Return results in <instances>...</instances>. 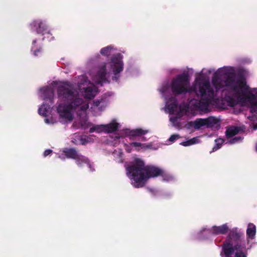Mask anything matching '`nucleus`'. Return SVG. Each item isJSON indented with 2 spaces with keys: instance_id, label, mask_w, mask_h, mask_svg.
Wrapping results in <instances>:
<instances>
[{
  "instance_id": "obj_11",
  "label": "nucleus",
  "mask_w": 257,
  "mask_h": 257,
  "mask_svg": "<svg viewBox=\"0 0 257 257\" xmlns=\"http://www.w3.org/2000/svg\"><path fill=\"white\" fill-rule=\"evenodd\" d=\"M229 230V227L226 224L220 226H213L210 230V232L214 235L225 234Z\"/></svg>"
},
{
  "instance_id": "obj_13",
  "label": "nucleus",
  "mask_w": 257,
  "mask_h": 257,
  "mask_svg": "<svg viewBox=\"0 0 257 257\" xmlns=\"http://www.w3.org/2000/svg\"><path fill=\"white\" fill-rule=\"evenodd\" d=\"M107 74V71L106 69V63H103L101 66H100L99 70L97 73V76L99 78L97 83H100L101 82H105L107 81L106 75Z\"/></svg>"
},
{
  "instance_id": "obj_3",
  "label": "nucleus",
  "mask_w": 257,
  "mask_h": 257,
  "mask_svg": "<svg viewBox=\"0 0 257 257\" xmlns=\"http://www.w3.org/2000/svg\"><path fill=\"white\" fill-rule=\"evenodd\" d=\"M125 167L127 175L135 188L143 187L149 179L160 176L163 177L164 174L161 168L153 165L145 166L144 162L138 158L125 165Z\"/></svg>"
},
{
  "instance_id": "obj_16",
  "label": "nucleus",
  "mask_w": 257,
  "mask_h": 257,
  "mask_svg": "<svg viewBox=\"0 0 257 257\" xmlns=\"http://www.w3.org/2000/svg\"><path fill=\"white\" fill-rule=\"evenodd\" d=\"M63 153L67 158L75 159L79 154L74 148H66L63 150Z\"/></svg>"
},
{
  "instance_id": "obj_5",
  "label": "nucleus",
  "mask_w": 257,
  "mask_h": 257,
  "mask_svg": "<svg viewBox=\"0 0 257 257\" xmlns=\"http://www.w3.org/2000/svg\"><path fill=\"white\" fill-rule=\"evenodd\" d=\"M197 95H200L201 99L196 100L194 106L201 111H207L208 106L212 100L214 92L211 87L209 81H206L198 84V90L195 91Z\"/></svg>"
},
{
  "instance_id": "obj_4",
  "label": "nucleus",
  "mask_w": 257,
  "mask_h": 257,
  "mask_svg": "<svg viewBox=\"0 0 257 257\" xmlns=\"http://www.w3.org/2000/svg\"><path fill=\"white\" fill-rule=\"evenodd\" d=\"M248 249L246 247L244 233L237 228H233L229 231L222 244V250L226 256L235 252V257H247Z\"/></svg>"
},
{
  "instance_id": "obj_10",
  "label": "nucleus",
  "mask_w": 257,
  "mask_h": 257,
  "mask_svg": "<svg viewBox=\"0 0 257 257\" xmlns=\"http://www.w3.org/2000/svg\"><path fill=\"white\" fill-rule=\"evenodd\" d=\"M97 91L94 87L88 86L83 88L82 94L86 99H91L95 97Z\"/></svg>"
},
{
  "instance_id": "obj_33",
  "label": "nucleus",
  "mask_w": 257,
  "mask_h": 257,
  "mask_svg": "<svg viewBox=\"0 0 257 257\" xmlns=\"http://www.w3.org/2000/svg\"><path fill=\"white\" fill-rule=\"evenodd\" d=\"M146 140H147V139H146V137H142L141 138V141H146Z\"/></svg>"
},
{
  "instance_id": "obj_8",
  "label": "nucleus",
  "mask_w": 257,
  "mask_h": 257,
  "mask_svg": "<svg viewBox=\"0 0 257 257\" xmlns=\"http://www.w3.org/2000/svg\"><path fill=\"white\" fill-rule=\"evenodd\" d=\"M218 122V119L213 116H209L206 118H197L193 122V127L195 130H199L202 126L212 128Z\"/></svg>"
},
{
  "instance_id": "obj_14",
  "label": "nucleus",
  "mask_w": 257,
  "mask_h": 257,
  "mask_svg": "<svg viewBox=\"0 0 257 257\" xmlns=\"http://www.w3.org/2000/svg\"><path fill=\"white\" fill-rule=\"evenodd\" d=\"M256 234V226L252 223H249L248 224L247 228L246 229V235L248 239L247 243H249V239H253L255 238Z\"/></svg>"
},
{
  "instance_id": "obj_18",
  "label": "nucleus",
  "mask_w": 257,
  "mask_h": 257,
  "mask_svg": "<svg viewBox=\"0 0 257 257\" xmlns=\"http://www.w3.org/2000/svg\"><path fill=\"white\" fill-rule=\"evenodd\" d=\"M240 131V127L232 126L227 128L225 132V135L227 138H230L238 134Z\"/></svg>"
},
{
  "instance_id": "obj_35",
  "label": "nucleus",
  "mask_w": 257,
  "mask_h": 257,
  "mask_svg": "<svg viewBox=\"0 0 257 257\" xmlns=\"http://www.w3.org/2000/svg\"><path fill=\"white\" fill-rule=\"evenodd\" d=\"M81 141H82V145L85 144V142H83V139H82V140H81Z\"/></svg>"
},
{
  "instance_id": "obj_12",
  "label": "nucleus",
  "mask_w": 257,
  "mask_h": 257,
  "mask_svg": "<svg viewBox=\"0 0 257 257\" xmlns=\"http://www.w3.org/2000/svg\"><path fill=\"white\" fill-rule=\"evenodd\" d=\"M166 106L170 113H174L178 107V102L176 98L173 96L170 97L166 102Z\"/></svg>"
},
{
  "instance_id": "obj_17",
  "label": "nucleus",
  "mask_w": 257,
  "mask_h": 257,
  "mask_svg": "<svg viewBox=\"0 0 257 257\" xmlns=\"http://www.w3.org/2000/svg\"><path fill=\"white\" fill-rule=\"evenodd\" d=\"M118 124H119L116 122L115 120H113L111 122L104 125L103 127L104 128V132L110 133L116 131L118 128Z\"/></svg>"
},
{
  "instance_id": "obj_27",
  "label": "nucleus",
  "mask_w": 257,
  "mask_h": 257,
  "mask_svg": "<svg viewBox=\"0 0 257 257\" xmlns=\"http://www.w3.org/2000/svg\"><path fill=\"white\" fill-rule=\"evenodd\" d=\"M242 139L243 138L240 136L236 137L230 139L229 142L231 144H235L241 141L242 140Z\"/></svg>"
},
{
  "instance_id": "obj_36",
  "label": "nucleus",
  "mask_w": 257,
  "mask_h": 257,
  "mask_svg": "<svg viewBox=\"0 0 257 257\" xmlns=\"http://www.w3.org/2000/svg\"><path fill=\"white\" fill-rule=\"evenodd\" d=\"M53 39H54L53 37H51V38L49 39V40L51 41L52 40H53Z\"/></svg>"
},
{
  "instance_id": "obj_7",
  "label": "nucleus",
  "mask_w": 257,
  "mask_h": 257,
  "mask_svg": "<svg viewBox=\"0 0 257 257\" xmlns=\"http://www.w3.org/2000/svg\"><path fill=\"white\" fill-rule=\"evenodd\" d=\"M123 65L122 56L120 54L117 53L112 56L111 58L110 66L114 75L112 78L113 80L117 81L118 80L119 76L117 75L123 70Z\"/></svg>"
},
{
  "instance_id": "obj_1",
  "label": "nucleus",
  "mask_w": 257,
  "mask_h": 257,
  "mask_svg": "<svg viewBox=\"0 0 257 257\" xmlns=\"http://www.w3.org/2000/svg\"><path fill=\"white\" fill-rule=\"evenodd\" d=\"M212 84L217 91L225 87L224 90L229 94H225L224 100L229 106H235L238 101L247 100L250 104V112L257 115V91L254 94H246L248 86L243 74H236L233 69L226 71L223 69H219L213 74Z\"/></svg>"
},
{
  "instance_id": "obj_34",
  "label": "nucleus",
  "mask_w": 257,
  "mask_h": 257,
  "mask_svg": "<svg viewBox=\"0 0 257 257\" xmlns=\"http://www.w3.org/2000/svg\"><path fill=\"white\" fill-rule=\"evenodd\" d=\"M254 130H256L257 129V124L254 125Z\"/></svg>"
},
{
  "instance_id": "obj_6",
  "label": "nucleus",
  "mask_w": 257,
  "mask_h": 257,
  "mask_svg": "<svg viewBox=\"0 0 257 257\" xmlns=\"http://www.w3.org/2000/svg\"><path fill=\"white\" fill-rule=\"evenodd\" d=\"M170 88L174 96H178L187 92L195 91V87H191L188 73H184L177 75L173 78L170 84Z\"/></svg>"
},
{
  "instance_id": "obj_25",
  "label": "nucleus",
  "mask_w": 257,
  "mask_h": 257,
  "mask_svg": "<svg viewBox=\"0 0 257 257\" xmlns=\"http://www.w3.org/2000/svg\"><path fill=\"white\" fill-rule=\"evenodd\" d=\"M111 48L110 46H107L102 48L100 50V53L104 56H108L110 55Z\"/></svg>"
},
{
  "instance_id": "obj_2",
  "label": "nucleus",
  "mask_w": 257,
  "mask_h": 257,
  "mask_svg": "<svg viewBox=\"0 0 257 257\" xmlns=\"http://www.w3.org/2000/svg\"><path fill=\"white\" fill-rule=\"evenodd\" d=\"M57 94L59 99L65 103H60L57 106V112L62 118L71 121L73 118L72 111L79 109V111L85 112L89 107L88 103L80 97L78 92L72 86H58Z\"/></svg>"
},
{
  "instance_id": "obj_19",
  "label": "nucleus",
  "mask_w": 257,
  "mask_h": 257,
  "mask_svg": "<svg viewBox=\"0 0 257 257\" xmlns=\"http://www.w3.org/2000/svg\"><path fill=\"white\" fill-rule=\"evenodd\" d=\"M44 99L49 100L50 103L52 104L53 103L54 93L52 89L48 88L44 91Z\"/></svg>"
},
{
  "instance_id": "obj_22",
  "label": "nucleus",
  "mask_w": 257,
  "mask_h": 257,
  "mask_svg": "<svg viewBox=\"0 0 257 257\" xmlns=\"http://www.w3.org/2000/svg\"><path fill=\"white\" fill-rule=\"evenodd\" d=\"M103 126H104V124L95 125V126L90 128L89 132L90 133H93L94 132H97L98 133L100 132H104V128H103Z\"/></svg>"
},
{
  "instance_id": "obj_21",
  "label": "nucleus",
  "mask_w": 257,
  "mask_h": 257,
  "mask_svg": "<svg viewBox=\"0 0 257 257\" xmlns=\"http://www.w3.org/2000/svg\"><path fill=\"white\" fill-rule=\"evenodd\" d=\"M50 108V106L43 104L38 109L39 113L44 116H46L47 115L48 112Z\"/></svg>"
},
{
  "instance_id": "obj_32",
  "label": "nucleus",
  "mask_w": 257,
  "mask_h": 257,
  "mask_svg": "<svg viewBox=\"0 0 257 257\" xmlns=\"http://www.w3.org/2000/svg\"><path fill=\"white\" fill-rule=\"evenodd\" d=\"M124 147H125V151L127 152V153H131V151H132V149H131V144H130V145H127V144H125L124 145Z\"/></svg>"
},
{
  "instance_id": "obj_30",
  "label": "nucleus",
  "mask_w": 257,
  "mask_h": 257,
  "mask_svg": "<svg viewBox=\"0 0 257 257\" xmlns=\"http://www.w3.org/2000/svg\"><path fill=\"white\" fill-rule=\"evenodd\" d=\"M102 102V99H96L93 101V105L95 106H98L100 103Z\"/></svg>"
},
{
  "instance_id": "obj_23",
  "label": "nucleus",
  "mask_w": 257,
  "mask_h": 257,
  "mask_svg": "<svg viewBox=\"0 0 257 257\" xmlns=\"http://www.w3.org/2000/svg\"><path fill=\"white\" fill-rule=\"evenodd\" d=\"M197 140V139L196 138H193L187 141L183 142L180 144L185 147L189 146L196 143Z\"/></svg>"
},
{
  "instance_id": "obj_9",
  "label": "nucleus",
  "mask_w": 257,
  "mask_h": 257,
  "mask_svg": "<svg viewBox=\"0 0 257 257\" xmlns=\"http://www.w3.org/2000/svg\"><path fill=\"white\" fill-rule=\"evenodd\" d=\"M30 25L32 29H36L38 34H40L42 35L47 34L49 35L52 36L50 31H48V27L46 24L40 20L33 21Z\"/></svg>"
},
{
  "instance_id": "obj_29",
  "label": "nucleus",
  "mask_w": 257,
  "mask_h": 257,
  "mask_svg": "<svg viewBox=\"0 0 257 257\" xmlns=\"http://www.w3.org/2000/svg\"><path fill=\"white\" fill-rule=\"evenodd\" d=\"M180 138V136L178 134H173L170 136V137L169 139V141L170 142H174L176 139Z\"/></svg>"
},
{
  "instance_id": "obj_37",
  "label": "nucleus",
  "mask_w": 257,
  "mask_h": 257,
  "mask_svg": "<svg viewBox=\"0 0 257 257\" xmlns=\"http://www.w3.org/2000/svg\"><path fill=\"white\" fill-rule=\"evenodd\" d=\"M256 150H257V144H256Z\"/></svg>"
},
{
  "instance_id": "obj_15",
  "label": "nucleus",
  "mask_w": 257,
  "mask_h": 257,
  "mask_svg": "<svg viewBox=\"0 0 257 257\" xmlns=\"http://www.w3.org/2000/svg\"><path fill=\"white\" fill-rule=\"evenodd\" d=\"M148 130H144L142 128H136L132 130L129 132V136L130 140H133L134 137L142 136L147 134L148 133Z\"/></svg>"
},
{
  "instance_id": "obj_31",
  "label": "nucleus",
  "mask_w": 257,
  "mask_h": 257,
  "mask_svg": "<svg viewBox=\"0 0 257 257\" xmlns=\"http://www.w3.org/2000/svg\"><path fill=\"white\" fill-rule=\"evenodd\" d=\"M52 150L50 149L46 150L44 151L43 155L44 157H47L52 153Z\"/></svg>"
},
{
  "instance_id": "obj_20",
  "label": "nucleus",
  "mask_w": 257,
  "mask_h": 257,
  "mask_svg": "<svg viewBox=\"0 0 257 257\" xmlns=\"http://www.w3.org/2000/svg\"><path fill=\"white\" fill-rule=\"evenodd\" d=\"M74 160L76 164L79 167H81L83 164H86L90 166L89 159L83 155L79 154Z\"/></svg>"
},
{
  "instance_id": "obj_24",
  "label": "nucleus",
  "mask_w": 257,
  "mask_h": 257,
  "mask_svg": "<svg viewBox=\"0 0 257 257\" xmlns=\"http://www.w3.org/2000/svg\"><path fill=\"white\" fill-rule=\"evenodd\" d=\"M36 42H37L36 40H33V46L32 47V49L34 50V55L35 56H37L39 55V53H41L42 51V48L40 46L39 48H37L36 47L35 44L36 43Z\"/></svg>"
},
{
  "instance_id": "obj_26",
  "label": "nucleus",
  "mask_w": 257,
  "mask_h": 257,
  "mask_svg": "<svg viewBox=\"0 0 257 257\" xmlns=\"http://www.w3.org/2000/svg\"><path fill=\"white\" fill-rule=\"evenodd\" d=\"M215 142L216 143V146L213 147V151L217 150L219 149L221 147L222 144L223 143L224 140L221 138H218L216 139Z\"/></svg>"
},
{
  "instance_id": "obj_28",
  "label": "nucleus",
  "mask_w": 257,
  "mask_h": 257,
  "mask_svg": "<svg viewBox=\"0 0 257 257\" xmlns=\"http://www.w3.org/2000/svg\"><path fill=\"white\" fill-rule=\"evenodd\" d=\"M131 146L134 147H141L142 148H144L146 147V144H142L139 142L131 143Z\"/></svg>"
}]
</instances>
